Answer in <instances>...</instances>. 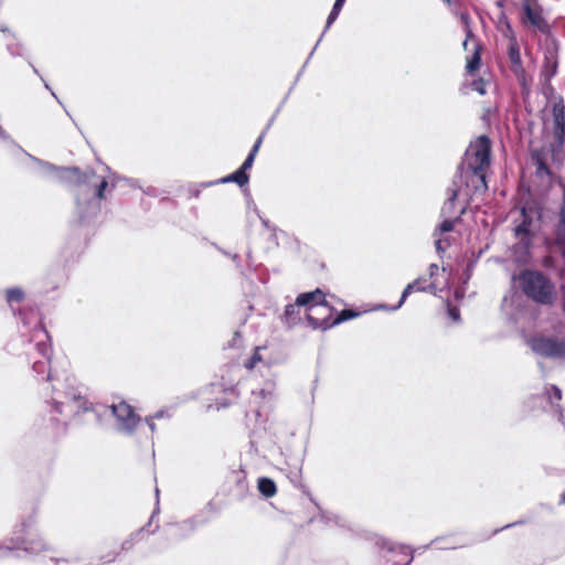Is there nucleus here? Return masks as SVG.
I'll return each instance as SVG.
<instances>
[{
    "label": "nucleus",
    "mask_w": 565,
    "mask_h": 565,
    "mask_svg": "<svg viewBox=\"0 0 565 565\" xmlns=\"http://www.w3.org/2000/svg\"><path fill=\"white\" fill-rule=\"evenodd\" d=\"M266 350V347H257L254 350L253 355L244 363L246 369H254L259 362L264 361L263 351Z\"/></svg>",
    "instance_id": "nucleus-26"
},
{
    "label": "nucleus",
    "mask_w": 565,
    "mask_h": 565,
    "mask_svg": "<svg viewBox=\"0 0 565 565\" xmlns=\"http://www.w3.org/2000/svg\"><path fill=\"white\" fill-rule=\"evenodd\" d=\"M199 525L200 522L198 521L196 518L186 519L173 525L170 536L174 540L185 539L190 534H192L198 529Z\"/></svg>",
    "instance_id": "nucleus-18"
},
{
    "label": "nucleus",
    "mask_w": 565,
    "mask_h": 565,
    "mask_svg": "<svg viewBox=\"0 0 565 565\" xmlns=\"http://www.w3.org/2000/svg\"><path fill=\"white\" fill-rule=\"evenodd\" d=\"M523 292L533 301L541 305H551L555 298L554 285L541 271L523 270L519 275Z\"/></svg>",
    "instance_id": "nucleus-6"
},
{
    "label": "nucleus",
    "mask_w": 565,
    "mask_h": 565,
    "mask_svg": "<svg viewBox=\"0 0 565 565\" xmlns=\"http://www.w3.org/2000/svg\"><path fill=\"white\" fill-rule=\"evenodd\" d=\"M257 488L259 492L266 498L274 497L277 491L276 483L274 482V480L266 477H262L258 479Z\"/></svg>",
    "instance_id": "nucleus-23"
},
{
    "label": "nucleus",
    "mask_w": 565,
    "mask_h": 565,
    "mask_svg": "<svg viewBox=\"0 0 565 565\" xmlns=\"http://www.w3.org/2000/svg\"><path fill=\"white\" fill-rule=\"evenodd\" d=\"M114 179H75L72 192L75 195L76 207L82 223H87L100 210V202L115 188Z\"/></svg>",
    "instance_id": "nucleus-3"
},
{
    "label": "nucleus",
    "mask_w": 565,
    "mask_h": 565,
    "mask_svg": "<svg viewBox=\"0 0 565 565\" xmlns=\"http://www.w3.org/2000/svg\"><path fill=\"white\" fill-rule=\"evenodd\" d=\"M248 181L249 179H218L216 181H211V182H207V183H202V186H211V185H214V184H217V183H226V182H235L238 184V186L244 191L245 195H246V199H247V209L248 211H254L255 215L262 221V224L268 228V230H273V227L270 226L269 224V221L262 217L254 201L250 199V195H249V192H248Z\"/></svg>",
    "instance_id": "nucleus-15"
},
{
    "label": "nucleus",
    "mask_w": 565,
    "mask_h": 565,
    "mask_svg": "<svg viewBox=\"0 0 565 565\" xmlns=\"http://www.w3.org/2000/svg\"><path fill=\"white\" fill-rule=\"evenodd\" d=\"M470 88L483 96L487 94V81L482 77L476 78L470 83Z\"/></svg>",
    "instance_id": "nucleus-30"
},
{
    "label": "nucleus",
    "mask_w": 565,
    "mask_h": 565,
    "mask_svg": "<svg viewBox=\"0 0 565 565\" xmlns=\"http://www.w3.org/2000/svg\"><path fill=\"white\" fill-rule=\"evenodd\" d=\"M35 341L31 354L32 370L36 376L43 375L47 382L44 391H50L45 403L51 406L52 419L66 423L68 418L92 411V403L87 399V388L74 375L65 374L61 377L51 375L52 348L50 337L43 326L33 329Z\"/></svg>",
    "instance_id": "nucleus-1"
},
{
    "label": "nucleus",
    "mask_w": 565,
    "mask_h": 565,
    "mask_svg": "<svg viewBox=\"0 0 565 565\" xmlns=\"http://www.w3.org/2000/svg\"><path fill=\"white\" fill-rule=\"evenodd\" d=\"M448 316L454 322L460 321V311L457 307H448Z\"/></svg>",
    "instance_id": "nucleus-35"
},
{
    "label": "nucleus",
    "mask_w": 565,
    "mask_h": 565,
    "mask_svg": "<svg viewBox=\"0 0 565 565\" xmlns=\"http://www.w3.org/2000/svg\"><path fill=\"white\" fill-rule=\"evenodd\" d=\"M519 523H520V522H518V523H512V524H508V525H505L503 529L511 527V526H513V525H515V524H519Z\"/></svg>",
    "instance_id": "nucleus-40"
},
{
    "label": "nucleus",
    "mask_w": 565,
    "mask_h": 565,
    "mask_svg": "<svg viewBox=\"0 0 565 565\" xmlns=\"http://www.w3.org/2000/svg\"><path fill=\"white\" fill-rule=\"evenodd\" d=\"M239 337H241V333H239V332H235V334H234V340H235L236 338H239Z\"/></svg>",
    "instance_id": "nucleus-41"
},
{
    "label": "nucleus",
    "mask_w": 565,
    "mask_h": 565,
    "mask_svg": "<svg viewBox=\"0 0 565 565\" xmlns=\"http://www.w3.org/2000/svg\"><path fill=\"white\" fill-rule=\"evenodd\" d=\"M232 258H233L234 260H236V259H238V256H237L236 254H234V255L232 256Z\"/></svg>",
    "instance_id": "nucleus-43"
},
{
    "label": "nucleus",
    "mask_w": 565,
    "mask_h": 565,
    "mask_svg": "<svg viewBox=\"0 0 565 565\" xmlns=\"http://www.w3.org/2000/svg\"><path fill=\"white\" fill-rule=\"evenodd\" d=\"M444 1L447 2V3H450V0H444Z\"/></svg>",
    "instance_id": "nucleus-48"
},
{
    "label": "nucleus",
    "mask_w": 565,
    "mask_h": 565,
    "mask_svg": "<svg viewBox=\"0 0 565 565\" xmlns=\"http://www.w3.org/2000/svg\"><path fill=\"white\" fill-rule=\"evenodd\" d=\"M492 164V141L486 136L471 140L460 163L462 177H488Z\"/></svg>",
    "instance_id": "nucleus-4"
},
{
    "label": "nucleus",
    "mask_w": 565,
    "mask_h": 565,
    "mask_svg": "<svg viewBox=\"0 0 565 565\" xmlns=\"http://www.w3.org/2000/svg\"><path fill=\"white\" fill-rule=\"evenodd\" d=\"M296 299L298 305H302L307 312V319L309 315L313 317H316L315 315H319L321 318L326 317V315H332V309L327 305L326 296L319 288L310 292H302L298 295Z\"/></svg>",
    "instance_id": "nucleus-11"
},
{
    "label": "nucleus",
    "mask_w": 565,
    "mask_h": 565,
    "mask_svg": "<svg viewBox=\"0 0 565 565\" xmlns=\"http://www.w3.org/2000/svg\"><path fill=\"white\" fill-rule=\"evenodd\" d=\"M458 220H459V216H457L454 220H450V218L444 220L440 223V225L438 226V228H436L434 236L444 235V234H448L449 232H451L454 230L455 223Z\"/></svg>",
    "instance_id": "nucleus-27"
},
{
    "label": "nucleus",
    "mask_w": 565,
    "mask_h": 565,
    "mask_svg": "<svg viewBox=\"0 0 565 565\" xmlns=\"http://www.w3.org/2000/svg\"><path fill=\"white\" fill-rule=\"evenodd\" d=\"M146 420H147V424H148L149 428L151 429V431H154V429H156V426L153 423L154 418H152V416H149L146 418Z\"/></svg>",
    "instance_id": "nucleus-38"
},
{
    "label": "nucleus",
    "mask_w": 565,
    "mask_h": 565,
    "mask_svg": "<svg viewBox=\"0 0 565 565\" xmlns=\"http://www.w3.org/2000/svg\"><path fill=\"white\" fill-rule=\"evenodd\" d=\"M358 316L356 312L344 309L342 310L335 319H331V316L326 315V317L318 318L311 315L308 316V323L313 329L328 330L337 324H340L349 319L355 318Z\"/></svg>",
    "instance_id": "nucleus-14"
},
{
    "label": "nucleus",
    "mask_w": 565,
    "mask_h": 565,
    "mask_svg": "<svg viewBox=\"0 0 565 565\" xmlns=\"http://www.w3.org/2000/svg\"><path fill=\"white\" fill-rule=\"evenodd\" d=\"M462 94H468V88L467 87L462 88Z\"/></svg>",
    "instance_id": "nucleus-42"
},
{
    "label": "nucleus",
    "mask_w": 565,
    "mask_h": 565,
    "mask_svg": "<svg viewBox=\"0 0 565 565\" xmlns=\"http://www.w3.org/2000/svg\"><path fill=\"white\" fill-rule=\"evenodd\" d=\"M34 518L29 516L13 527L12 536L6 543H0V559L9 556L20 557L21 553L39 555L53 551L52 544L34 529Z\"/></svg>",
    "instance_id": "nucleus-2"
},
{
    "label": "nucleus",
    "mask_w": 565,
    "mask_h": 565,
    "mask_svg": "<svg viewBox=\"0 0 565 565\" xmlns=\"http://www.w3.org/2000/svg\"><path fill=\"white\" fill-rule=\"evenodd\" d=\"M24 299V292L21 288L14 287L7 290V301L11 307L12 311L15 313L14 303H20Z\"/></svg>",
    "instance_id": "nucleus-24"
},
{
    "label": "nucleus",
    "mask_w": 565,
    "mask_h": 565,
    "mask_svg": "<svg viewBox=\"0 0 565 565\" xmlns=\"http://www.w3.org/2000/svg\"><path fill=\"white\" fill-rule=\"evenodd\" d=\"M461 20L466 25V39L462 43V47L465 51H468L469 43L473 44L472 54L466 57V72L468 75L473 76L481 66V53L483 50L482 44L475 36L470 25H469V17L467 14L461 15Z\"/></svg>",
    "instance_id": "nucleus-12"
},
{
    "label": "nucleus",
    "mask_w": 565,
    "mask_h": 565,
    "mask_svg": "<svg viewBox=\"0 0 565 565\" xmlns=\"http://www.w3.org/2000/svg\"><path fill=\"white\" fill-rule=\"evenodd\" d=\"M519 21L530 32L551 34V25L539 0H521Z\"/></svg>",
    "instance_id": "nucleus-7"
},
{
    "label": "nucleus",
    "mask_w": 565,
    "mask_h": 565,
    "mask_svg": "<svg viewBox=\"0 0 565 565\" xmlns=\"http://www.w3.org/2000/svg\"><path fill=\"white\" fill-rule=\"evenodd\" d=\"M255 414L256 416H260V409L258 408Z\"/></svg>",
    "instance_id": "nucleus-44"
},
{
    "label": "nucleus",
    "mask_w": 565,
    "mask_h": 565,
    "mask_svg": "<svg viewBox=\"0 0 565 565\" xmlns=\"http://www.w3.org/2000/svg\"><path fill=\"white\" fill-rule=\"evenodd\" d=\"M302 305H298L297 299L294 303L287 305L281 316V322L288 328L299 324L302 320Z\"/></svg>",
    "instance_id": "nucleus-17"
},
{
    "label": "nucleus",
    "mask_w": 565,
    "mask_h": 565,
    "mask_svg": "<svg viewBox=\"0 0 565 565\" xmlns=\"http://www.w3.org/2000/svg\"><path fill=\"white\" fill-rule=\"evenodd\" d=\"M435 246H436V250L439 254L445 253L446 249L450 246L449 237L446 234L435 236Z\"/></svg>",
    "instance_id": "nucleus-29"
},
{
    "label": "nucleus",
    "mask_w": 565,
    "mask_h": 565,
    "mask_svg": "<svg viewBox=\"0 0 565 565\" xmlns=\"http://www.w3.org/2000/svg\"><path fill=\"white\" fill-rule=\"evenodd\" d=\"M111 413L116 419L115 427L118 431L131 435L140 422V417L134 408L124 401L110 406Z\"/></svg>",
    "instance_id": "nucleus-10"
},
{
    "label": "nucleus",
    "mask_w": 565,
    "mask_h": 565,
    "mask_svg": "<svg viewBox=\"0 0 565 565\" xmlns=\"http://www.w3.org/2000/svg\"><path fill=\"white\" fill-rule=\"evenodd\" d=\"M540 214L536 209L522 207L519 211L518 217L513 221V232L518 239L515 250L520 252L522 260L529 255L532 245V238L537 230Z\"/></svg>",
    "instance_id": "nucleus-5"
},
{
    "label": "nucleus",
    "mask_w": 565,
    "mask_h": 565,
    "mask_svg": "<svg viewBox=\"0 0 565 565\" xmlns=\"http://www.w3.org/2000/svg\"><path fill=\"white\" fill-rule=\"evenodd\" d=\"M553 134H554L555 140L557 142V146L559 148H563V146L565 143V126L558 127V128H553Z\"/></svg>",
    "instance_id": "nucleus-33"
},
{
    "label": "nucleus",
    "mask_w": 565,
    "mask_h": 565,
    "mask_svg": "<svg viewBox=\"0 0 565 565\" xmlns=\"http://www.w3.org/2000/svg\"><path fill=\"white\" fill-rule=\"evenodd\" d=\"M470 186H473L476 191L486 190L488 188L487 179H458L454 181V185L450 190V196L443 206V213H448L452 210L456 200L467 202L470 196Z\"/></svg>",
    "instance_id": "nucleus-9"
},
{
    "label": "nucleus",
    "mask_w": 565,
    "mask_h": 565,
    "mask_svg": "<svg viewBox=\"0 0 565 565\" xmlns=\"http://www.w3.org/2000/svg\"><path fill=\"white\" fill-rule=\"evenodd\" d=\"M33 161L39 167L40 171L51 177H61L62 171L49 162L33 158Z\"/></svg>",
    "instance_id": "nucleus-25"
},
{
    "label": "nucleus",
    "mask_w": 565,
    "mask_h": 565,
    "mask_svg": "<svg viewBox=\"0 0 565 565\" xmlns=\"http://www.w3.org/2000/svg\"><path fill=\"white\" fill-rule=\"evenodd\" d=\"M504 36L509 40L508 57L511 63V71L518 78L519 83L523 87H525L526 76H525V70L523 67L520 46H519V43L516 40L515 32L513 31L510 23H507V31L504 32Z\"/></svg>",
    "instance_id": "nucleus-13"
},
{
    "label": "nucleus",
    "mask_w": 565,
    "mask_h": 565,
    "mask_svg": "<svg viewBox=\"0 0 565 565\" xmlns=\"http://www.w3.org/2000/svg\"><path fill=\"white\" fill-rule=\"evenodd\" d=\"M552 393H548V399L551 404L553 405L555 401H559L562 393L561 390L557 386H552Z\"/></svg>",
    "instance_id": "nucleus-34"
},
{
    "label": "nucleus",
    "mask_w": 565,
    "mask_h": 565,
    "mask_svg": "<svg viewBox=\"0 0 565 565\" xmlns=\"http://www.w3.org/2000/svg\"><path fill=\"white\" fill-rule=\"evenodd\" d=\"M344 2H345V0H335L333 8L327 19V28H329L337 20L340 11L342 10Z\"/></svg>",
    "instance_id": "nucleus-28"
},
{
    "label": "nucleus",
    "mask_w": 565,
    "mask_h": 565,
    "mask_svg": "<svg viewBox=\"0 0 565 565\" xmlns=\"http://www.w3.org/2000/svg\"><path fill=\"white\" fill-rule=\"evenodd\" d=\"M561 503H564V504H565V492L562 494Z\"/></svg>",
    "instance_id": "nucleus-39"
},
{
    "label": "nucleus",
    "mask_w": 565,
    "mask_h": 565,
    "mask_svg": "<svg viewBox=\"0 0 565 565\" xmlns=\"http://www.w3.org/2000/svg\"><path fill=\"white\" fill-rule=\"evenodd\" d=\"M426 279L425 278H417L416 280H414L413 282H417V286H415V290L416 291H429V292H435L438 288L437 284L436 282H431L428 287H425L423 286V282L425 281Z\"/></svg>",
    "instance_id": "nucleus-32"
},
{
    "label": "nucleus",
    "mask_w": 565,
    "mask_h": 565,
    "mask_svg": "<svg viewBox=\"0 0 565 565\" xmlns=\"http://www.w3.org/2000/svg\"><path fill=\"white\" fill-rule=\"evenodd\" d=\"M265 134L263 132L257 140L255 141L252 150L249 151L247 158L244 163L234 172L230 173L227 177H247L246 172L249 170L254 163V159L263 143Z\"/></svg>",
    "instance_id": "nucleus-19"
},
{
    "label": "nucleus",
    "mask_w": 565,
    "mask_h": 565,
    "mask_svg": "<svg viewBox=\"0 0 565 565\" xmlns=\"http://www.w3.org/2000/svg\"><path fill=\"white\" fill-rule=\"evenodd\" d=\"M438 270H439L438 265L431 264L429 266V276L433 278L438 273Z\"/></svg>",
    "instance_id": "nucleus-37"
},
{
    "label": "nucleus",
    "mask_w": 565,
    "mask_h": 565,
    "mask_svg": "<svg viewBox=\"0 0 565 565\" xmlns=\"http://www.w3.org/2000/svg\"><path fill=\"white\" fill-rule=\"evenodd\" d=\"M463 210H465V207H463V206H461V207H460V214H461V213H463Z\"/></svg>",
    "instance_id": "nucleus-46"
},
{
    "label": "nucleus",
    "mask_w": 565,
    "mask_h": 565,
    "mask_svg": "<svg viewBox=\"0 0 565 565\" xmlns=\"http://www.w3.org/2000/svg\"><path fill=\"white\" fill-rule=\"evenodd\" d=\"M156 513H157V510H156V511H153V513H152V515H151V520H152V519H154Z\"/></svg>",
    "instance_id": "nucleus-45"
},
{
    "label": "nucleus",
    "mask_w": 565,
    "mask_h": 565,
    "mask_svg": "<svg viewBox=\"0 0 565 565\" xmlns=\"http://www.w3.org/2000/svg\"><path fill=\"white\" fill-rule=\"evenodd\" d=\"M531 161L536 167L537 175H542L543 173L551 175V171L541 150L534 149L531 151Z\"/></svg>",
    "instance_id": "nucleus-21"
},
{
    "label": "nucleus",
    "mask_w": 565,
    "mask_h": 565,
    "mask_svg": "<svg viewBox=\"0 0 565 565\" xmlns=\"http://www.w3.org/2000/svg\"><path fill=\"white\" fill-rule=\"evenodd\" d=\"M169 417H170V414L167 409L158 411L152 415V418H154V419L169 418Z\"/></svg>",
    "instance_id": "nucleus-36"
},
{
    "label": "nucleus",
    "mask_w": 565,
    "mask_h": 565,
    "mask_svg": "<svg viewBox=\"0 0 565 565\" xmlns=\"http://www.w3.org/2000/svg\"><path fill=\"white\" fill-rule=\"evenodd\" d=\"M415 286H417V282L408 284L405 287V289L403 290L398 303L396 306L392 307L391 310H397L398 308H401L402 305L404 303V301L406 300V298L408 297V295L412 294L415 290Z\"/></svg>",
    "instance_id": "nucleus-31"
},
{
    "label": "nucleus",
    "mask_w": 565,
    "mask_h": 565,
    "mask_svg": "<svg viewBox=\"0 0 565 565\" xmlns=\"http://www.w3.org/2000/svg\"><path fill=\"white\" fill-rule=\"evenodd\" d=\"M383 547L386 548L388 552L396 553L397 555L405 557L404 562L394 559V565H411V563L413 562V552L411 547L406 545L394 544L392 542H384Z\"/></svg>",
    "instance_id": "nucleus-20"
},
{
    "label": "nucleus",
    "mask_w": 565,
    "mask_h": 565,
    "mask_svg": "<svg viewBox=\"0 0 565 565\" xmlns=\"http://www.w3.org/2000/svg\"><path fill=\"white\" fill-rule=\"evenodd\" d=\"M553 128L565 127V104L563 99L554 103L553 109Z\"/></svg>",
    "instance_id": "nucleus-22"
},
{
    "label": "nucleus",
    "mask_w": 565,
    "mask_h": 565,
    "mask_svg": "<svg viewBox=\"0 0 565 565\" xmlns=\"http://www.w3.org/2000/svg\"><path fill=\"white\" fill-rule=\"evenodd\" d=\"M340 522V519L337 516L335 518V523L338 524Z\"/></svg>",
    "instance_id": "nucleus-47"
},
{
    "label": "nucleus",
    "mask_w": 565,
    "mask_h": 565,
    "mask_svg": "<svg viewBox=\"0 0 565 565\" xmlns=\"http://www.w3.org/2000/svg\"><path fill=\"white\" fill-rule=\"evenodd\" d=\"M252 394L260 405L259 408L270 406L276 398V383L273 380H266L260 388H255Z\"/></svg>",
    "instance_id": "nucleus-16"
},
{
    "label": "nucleus",
    "mask_w": 565,
    "mask_h": 565,
    "mask_svg": "<svg viewBox=\"0 0 565 565\" xmlns=\"http://www.w3.org/2000/svg\"><path fill=\"white\" fill-rule=\"evenodd\" d=\"M530 349L537 355L565 360V339L555 335H534L526 340Z\"/></svg>",
    "instance_id": "nucleus-8"
}]
</instances>
